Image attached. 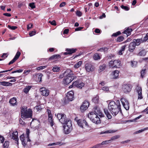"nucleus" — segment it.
Segmentation results:
<instances>
[{"instance_id":"nucleus-30","label":"nucleus","mask_w":148,"mask_h":148,"mask_svg":"<svg viewBox=\"0 0 148 148\" xmlns=\"http://www.w3.org/2000/svg\"><path fill=\"white\" fill-rule=\"evenodd\" d=\"M126 46V45H124L121 47V49L118 52L119 55H121L123 54Z\"/></svg>"},{"instance_id":"nucleus-50","label":"nucleus","mask_w":148,"mask_h":148,"mask_svg":"<svg viewBox=\"0 0 148 148\" xmlns=\"http://www.w3.org/2000/svg\"><path fill=\"white\" fill-rule=\"evenodd\" d=\"M60 143L59 142H58L56 143H50L48 145V146H51L52 145H57L60 144Z\"/></svg>"},{"instance_id":"nucleus-33","label":"nucleus","mask_w":148,"mask_h":148,"mask_svg":"<svg viewBox=\"0 0 148 148\" xmlns=\"http://www.w3.org/2000/svg\"><path fill=\"white\" fill-rule=\"evenodd\" d=\"M92 101L93 102L95 103H98L99 101V96L97 95L92 99Z\"/></svg>"},{"instance_id":"nucleus-63","label":"nucleus","mask_w":148,"mask_h":148,"mask_svg":"<svg viewBox=\"0 0 148 148\" xmlns=\"http://www.w3.org/2000/svg\"><path fill=\"white\" fill-rule=\"evenodd\" d=\"M36 32L34 31H32L29 34V35L30 36H33L35 34Z\"/></svg>"},{"instance_id":"nucleus-8","label":"nucleus","mask_w":148,"mask_h":148,"mask_svg":"<svg viewBox=\"0 0 148 148\" xmlns=\"http://www.w3.org/2000/svg\"><path fill=\"white\" fill-rule=\"evenodd\" d=\"M120 61L118 60H112L109 62V66L112 68H120Z\"/></svg>"},{"instance_id":"nucleus-58","label":"nucleus","mask_w":148,"mask_h":148,"mask_svg":"<svg viewBox=\"0 0 148 148\" xmlns=\"http://www.w3.org/2000/svg\"><path fill=\"white\" fill-rule=\"evenodd\" d=\"M4 137L1 135H0V140L1 141V142L3 143L4 141Z\"/></svg>"},{"instance_id":"nucleus-20","label":"nucleus","mask_w":148,"mask_h":148,"mask_svg":"<svg viewBox=\"0 0 148 148\" xmlns=\"http://www.w3.org/2000/svg\"><path fill=\"white\" fill-rule=\"evenodd\" d=\"M136 46L135 44L133 42L130 43L129 46V51L131 52H133Z\"/></svg>"},{"instance_id":"nucleus-24","label":"nucleus","mask_w":148,"mask_h":148,"mask_svg":"<svg viewBox=\"0 0 148 148\" xmlns=\"http://www.w3.org/2000/svg\"><path fill=\"white\" fill-rule=\"evenodd\" d=\"M18 133L17 131L14 132L12 134V138L15 140H18Z\"/></svg>"},{"instance_id":"nucleus-45","label":"nucleus","mask_w":148,"mask_h":148,"mask_svg":"<svg viewBox=\"0 0 148 148\" xmlns=\"http://www.w3.org/2000/svg\"><path fill=\"white\" fill-rule=\"evenodd\" d=\"M108 48H107L106 47H102L100 49H98L97 50L98 51H107L108 50Z\"/></svg>"},{"instance_id":"nucleus-52","label":"nucleus","mask_w":148,"mask_h":148,"mask_svg":"<svg viewBox=\"0 0 148 148\" xmlns=\"http://www.w3.org/2000/svg\"><path fill=\"white\" fill-rule=\"evenodd\" d=\"M102 90L105 92L108 91H109V88L107 86H104L102 88Z\"/></svg>"},{"instance_id":"nucleus-16","label":"nucleus","mask_w":148,"mask_h":148,"mask_svg":"<svg viewBox=\"0 0 148 148\" xmlns=\"http://www.w3.org/2000/svg\"><path fill=\"white\" fill-rule=\"evenodd\" d=\"M40 91L43 96L45 97L47 96L49 93V90L45 87H42L40 88Z\"/></svg>"},{"instance_id":"nucleus-59","label":"nucleus","mask_w":148,"mask_h":148,"mask_svg":"<svg viewBox=\"0 0 148 148\" xmlns=\"http://www.w3.org/2000/svg\"><path fill=\"white\" fill-rule=\"evenodd\" d=\"M29 133H30L29 130L28 129H27L26 130V134L27 135L26 137H29Z\"/></svg>"},{"instance_id":"nucleus-40","label":"nucleus","mask_w":148,"mask_h":148,"mask_svg":"<svg viewBox=\"0 0 148 148\" xmlns=\"http://www.w3.org/2000/svg\"><path fill=\"white\" fill-rule=\"evenodd\" d=\"M82 63V61H79L74 65V67L75 68H79L81 65Z\"/></svg>"},{"instance_id":"nucleus-53","label":"nucleus","mask_w":148,"mask_h":148,"mask_svg":"<svg viewBox=\"0 0 148 148\" xmlns=\"http://www.w3.org/2000/svg\"><path fill=\"white\" fill-rule=\"evenodd\" d=\"M8 27L9 28L12 30H15L16 29H17V27L16 26H11L10 25H8Z\"/></svg>"},{"instance_id":"nucleus-22","label":"nucleus","mask_w":148,"mask_h":148,"mask_svg":"<svg viewBox=\"0 0 148 148\" xmlns=\"http://www.w3.org/2000/svg\"><path fill=\"white\" fill-rule=\"evenodd\" d=\"M48 120L49 124L50 125L51 127H52L54 124L53 117L52 116L51 117H48Z\"/></svg>"},{"instance_id":"nucleus-44","label":"nucleus","mask_w":148,"mask_h":148,"mask_svg":"<svg viewBox=\"0 0 148 148\" xmlns=\"http://www.w3.org/2000/svg\"><path fill=\"white\" fill-rule=\"evenodd\" d=\"M146 69H142L141 72V75L142 78H143L145 74Z\"/></svg>"},{"instance_id":"nucleus-7","label":"nucleus","mask_w":148,"mask_h":148,"mask_svg":"<svg viewBox=\"0 0 148 148\" xmlns=\"http://www.w3.org/2000/svg\"><path fill=\"white\" fill-rule=\"evenodd\" d=\"M57 117L60 122L63 124L67 123L68 121H70L67 119L65 114L62 113H58L57 115Z\"/></svg>"},{"instance_id":"nucleus-62","label":"nucleus","mask_w":148,"mask_h":148,"mask_svg":"<svg viewBox=\"0 0 148 148\" xmlns=\"http://www.w3.org/2000/svg\"><path fill=\"white\" fill-rule=\"evenodd\" d=\"M13 69V68H12L10 70H5V71H0V73L7 72L8 71H11Z\"/></svg>"},{"instance_id":"nucleus-28","label":"nucleus","mask_w":148,"mask_h":148,"mask_svg":"<svg viewBox=\"0 0 148 148\" xmlns=\"http://www.w3.org/2000/svg\"><path fill=\"white\" fill-rule=\"evenodd\" d=\"M116 131L112 130H107L105 131L102 132L100 133V134H104L112 133L115 132Z\"/></svg>"},{"instance_id":"nucleus-49","label":"nucleus","mask_w":148,"mask_h":148,"mask_svg":"<svg viewBox=\"0 0 148 148\" xmlns=\"http://www.w3.org/2000/svg\"><path fill=\"white\" fill-rule=\"evenodd\" d=\"M121 8L127 11L129 10V8L128 6H124L122 5L121 6Z\"/></svg>"},{"instance_id":"nucleus-6","label":"nucleus","mask_w":148,"mask_h":148,"mask_svg":"<svg viewBox=\"0 0 148 148\" xmlns=\"http://www.w3.org/2000/svg\"><path fill=\"white\" fill-rule=\"evenodd\" d=\"M20 139L21 141L22 144L24 147L26 146H29L31 145V140L29 137L24 136V134L21 135L20 137Z\"/></svg>"},{"instance_id":"nucleus-38","label":"nucleus","mask_w":148,"mask_h":148,"mask_svg":"<svg viewBox=\"0 0 148 148\" xmlns=\"http://www.w3.org/2000/svg\"><path fill=\"white\" fill-rule=\"evenodd\" d=\"M31 88V87L30 86H26L23 89L24 92L26 93H27Z\"/></svg>"},{"instance_id":"nucleus-43","label":"nucleus","mask_w":148,"mask_h":148,"mask_svg":"<svg viewBox=\"0 0 148 148\" xmlns=\"http://www.w3.org/2000/svg\"><path fill=\"white\" fill-rule=\"evenodd\" d=\"M124 39V38L123 36H120L118 37L117 39V41L118 42H121Z\"/></svg>"},{"instance_id":"nucleus-13","label":"nucleus","mask_w":148,"mask_h":148,"mask_svg":"<svg viewBox=\"0 0 148 148\" xmlns=\"http://www.w3.org/2000/svg\"><path fill=\"white\" fill-rule=\"evenodd\" d=\"M73 86L81 89L84 86V84L80 80L76 81L73 83Z\"/></svg>"},{"instance_id":"nucleus-21","label":"nucleus","mask_w":148,"mask_h":148,"mask_svg":"<svg viewBox=\"0 0 148 148\" xmlns=\"http://www.w3.org/2000/svg\"><path fill=\"white\" fill-rule=\"evenodd\" d=\"M132 42L135 44L136 46H138L141 43L143 42L142 38L136 39H134L133 40Z\"/></svg>"},{"instance_id":"nucleus-29","label":"nucleus","mask_w":148,"mask_h":148,"mask_svg":"<svg viewBox=\"0 0 148 148\" xmlns=\"http://www.w3.org/2000/svg\"><path fill=\"white\" fill-rule=\"evenodd\" d=\"M104 111L107 117L109 119L112 118V116L106 109H104Z\"/></svg>"},{"instance_id":"nucleus-42","label":"nucleus","mask_w":148,"mask_h":148,"mask_svg":"<svg viewBox=\"0 0 148 148\" xmlns=\"http://www.w3.org/2000/svg\"><path fill=\"white\" fill-rule=\"evenodd\" d=\"M110 140L104 141H103L101 143V144L102 145H107L109 143H110Z\"/></svg>"},{"instance_id":"nucleus-9","label":"nucleus","mask_w":148,"mask_h":148,"mask_svg":"<svg viewBox=\"0 0 148 148\" xmlns=\"http://www.w3.org/2000/svg\"><path fill=\"white\" fill-rule=\"evenodd\" d=\"M121 101L124 108L126 110H128L130 108V104L128 101L125 98H121Z\"/></svg>"},{"instance_id":"nucleus-60","label":"nucleus","mask_w":148,"mask_h":148,"mask_svg":"<svg viewBox=\"0 0 148 148\" xmlns=\"http://www.w3.org/2000/svg\"><path fill=\"white\" fill-rule=\"evenodd\" d=\"M76 14L78 16H80L82 15V13L79 11H77L76 12Z\"/></svg>"},{"instance_id":"nucleus-36","label":"nucleus","mask_w":148,"mask_h":148,"mask_svg":"<svg viewBox=\"0 0 148 148\" xmlns=\"http://www.w3.org/2000/svg\"><path fill=\"white\" fill-rule=\"evenodd\" d=\"M146 54V51L144 49H142L140 52L138 53V55L139 56H145Z\"/></svg>"},{"instance_id":"nucleus-61","label":"nucleus","mask_w":148,"mask_h":148,"mask_svg":"<svg viewBox=\"0 0 148 148\" xmlns=\"http://www.w3.org/2000/svg\"><path fill=\"white\" fill-rule=\"evenodd\" d=\"M49 23H50L51 24L53 25H56V22L55 21L53 20L52 21H49Z\"/></svg>"},{"instance_id":"nucleus-15","label":"nucleus","mask_w":148,"mask_h":148,"mask_svg":"<svg viewBox=\"0 0 148 148\" xmlns=\"http://www.w3.org/2000/svg\"><path fill=\"white\" fill-rule=\"evenodd\" d=\"M132 88V86L130 85L124 84L122 86V89L124 93H127L131 91Z\"/></svg>"},{"instance_id":"nucleus-25","label":"nucleus","mask_w":148,"mask_h":148,"mask_svg":"<svg viewBox=\"0 0 148 148\" xmlns=\"http://www.w3.org/2000/svg\"><path fill=\"white\" fill-rule=\"evenodd\" d=\"M0 85L5 86H12V84L9 82L5 81L0 82Z\"/></svg>"},{"instance_id":"nucleus-18","label":"nucleus","mask_w":148,"mask_h":148,"mask_svg":"<svg viewBox=\"0 0 148 148\" xmlns=\"http://www.w3.org/2000/svg\"><path fill=\"white\" fill-rule=\"evenodd\" d=\"M20 55V52L19 51H18L14 58L9 62L8 64L10 65L14 63L19 58Z\"/></svg>"},{"instance_id":"nucleus-56","label":"nucleus","mask_w":148,"mask_h":148,"mask_svg":"<svg viewBox=\"0 0 148 148\" xmlns=\"http://www.w3.org/2000/svg\"><path fill=\"white\" fill-rule=\"evenodd\" d=\"M29 6L32 9L34 8H35V4L33 3H30Z\"/></svg>"},{"instance_id":"nucleus-4","label":"nucleus","mask_w":148,"mask_h":148,"mask_svg":"<svg viewBox=\"0 0 148 148\" xmlns=\"http://www.w3.org/2000/svg\"><path fill=\"white\" fill-rule=\"evenodd\" d=\"M32 112L31 109H29L27 110L26 107L25 106L22 107L21 109L22 118L23 119L28 118H32Z\"/></svg>"},{"instance_id":"nucleus-54","label":"nucleus","mask_w":148,"mask_h":148,"mask_svg":"<svg viewBox=\"0 0 148 148\" xmlns=\"http://www.w3.org/2000/svg\"><path fill=\"white\" fill-rule=\"evenodd\" d=\"M47 114H48V117H51V116H52V114H51V111L50 110L47 109Z\"/></svg>"},{"instance_id":"nucleus-14","label":"nucleus","mask_w":148,"mask_h":148,"mask_svg":"<svg viewBox=\"0 0 148 148\" xmlns=\"http://www.w3.org/2000/svg\"><path fill=\"white\" fill-rule=\"evenodd\" d=\"M136 92H137L138 95V99H141L143 98L142 95V89L141 87L137 85L136 88Z\"/></svg>"},{"instance_id":"nucleus-3","label":"nucleus","mask_w":148,"mask_h":148,"mask_svg":"<svg viewBox=\"0 0 148 148\" xmlns=\"http://www.w3.org/2000/svg\"><path fill=\"white\" fill-rule=\"evenodd\" d=\"M63 76L64 79L63 80V83L65 85L69 84L73 79L76 78V76L70 69H67L64 72Z\"/></svg>"},{"instance_id":"nucleus-2","label":"nucleus","mask_w":148,"mask_h":148,"mask_svg":"<svg viewBox=\"0 0 148 148\" xmlns=\"http://www.w3.org/2000/svg\"><path fill=\"white\" fill-rule=\"evenodd\" d=\"M108 109L114 116H116L121 110L119 101L117 100L116 102L113 101H110L108 104Z\"/></svg>"},{"instance_id":"nucleus-32","label":"nucleus","mask_w":148,"mask_h":148,"mask_svg":"<svg viewBox=\"0 0 148 148\" xmlns=\"http://www.w3.org/2000/svg\"><path fill=\"white\" fill-rule=\"evenodd\" d=\"M60 58V56L58 54L53 55L50 57L49 59L51 60H55L59 58Z\"/></svg>"},{"instance_id":"nucleus-35","label":"nucleus","mask_w":148,"mask_h":148,"mask_svg":"<svg viewBox=\"0 0 148 148\" xmlns=\"http://www.w3.org/2000/svg\"><path fill=\"white\" fill-rule=\"evenodd\" d=\"M76 49H66V51L69 53L70 54H71L74 52H75L76 51Z\"/></svg>"},{"instance_id":"nucleus-55","label":"nucleus","mask_w":148,"mask_h":148,"mask_svg":"<svg viewBox=\"0 0 148 148\" xmlns=\"http://www.w3.org/2000/svg\"><path fill=\"white\" fill-rule=\"evenodd\" d=\"M23 70L22 69H19L12 71L11 73H21L23 71Z\"/></svg>"},{"instance_id":"nucleus-19","label":"nucleus","mask_w":148,"mask_h":148,"mask_svg":"<svg viewBox=\"0 0 148 148\" xmlns=\"http://www.w3.org/2000/svg\"><path fill=\"white\" fill-rule=\"evenodd\" d=\"M9 103L12 106H14L17 105V99L16 98L14 97L11 99L10 100Z\"/></svg>"},{"instance_id":"nucleus-47","label":"nucleus","mask_w":148,"mask_h":148,"mask_svg":"<svg viewBox=\"0 0 148 148\" xmlns=\"http://www.w3.org/2000/svg\"><path fill=\"white\" fill-rule=\"evenodd\" d=\"M120 137V136L119 135H115L113 136L111 138L110 140H116V139L119 138Z\"/></svg>"},{"instance_id":"nucleus-48","label":"nucleus","mask_w":148,"mask_h":148,"mask_svg":"<svg viewBox=\"0 0 148 148\" xmlns=\"http://www.w3.org/2000/svg\"><path fill=\"white\" fill-rule=\"evenodd\" d=\"M47 67V66H42L37 67L36 69L37 70H40L46 68Z\"/></svg>"},{"instance_id":"nucleus-5","label":"nucleus","mask_w":148,"mask_h":148,"mask_svg":"<svg viewBox=\"0 0 148 148\" xmlns=\"http://www.w3.org/2000/svg\"><path fill=\"white\" fill-rule=\"evenodd\" d=\"M63 127L65 134H69L72 129L71 121H69L66 123L63 124Z\"/></svg>"},{"instance_id":"nucleus-51","label":"nucleus","mask_w":148,"mask_h":148,"mask_svg":"<svg viewBox=\"0 0 148 148\" xmlns=\"http://www.w3.org/2000/svg\"><path fill=\"white\" fill-rule=\"evenodd\" d=\"M121 34V32L120 31H118L116 33H113L112 35V36L116 37L118 35H120Z\"/></svg>"},{"instance_id":"nucleus-64","label":"nucleus","mask_w":148,"mask_h":148,"mask_svg":"<svg viewBox=\"0 0 148 148\" xmlns=\"http://www.w3.org/2000/svg\"><path fill=\"white\" fill-rule=\"evenodd\" d=\"M19 123L20 124H21L23 125H25V123L22 121V120L21 119H20L19 120Z\"/></svg>"},{"instance_id":"nucleus-23","label":"nucleus","mask_w":148,"mask_h":148,"mask_svg":"<svg viewBox=\"0 0 148 148\" xmlns=\"http://www.w3.org/2000/svg\"><path fill=\"white\" fill-rule=\"evenodd\" d=\"M51 68V69L54 72H59L60 70V67H58L57 65H55L52 66Z\"/></svg>"},{"instance_id":"nucleus-39","label":"nucleus","mask_w":148,"mask_h":148,"mask_svg":"<svg viewBox=\"0 0 148 148\" xmlns=\"http://www.w3.org/2000/svg\"><path fill=\"white\" fill-rule=\"evenodd\" d=\"M106 67V65L104 64L100 66L99 67V72H101L103 71L105 69Z\"/></svg>"},{"instance_id":"nucleus-46","label":"nucleus","mask_w":148,"mask_h":148,"mask_svg":"<svg viewBox=\"0 0 148 148\" xmlns=\"http://www.w3.org/2000/svg\"><path fill=\"white\" fill-rule=\"evenodd\" d=\"M148 129V128H145L143 130H138V131H136L134 133V134H137L139 133H140L141 132H143L144 131L147 130Z\"/></svg>"},{"instance_id":"nucleus-57","label":"nucleus","mask_w":148,"mask_h":148,"mask_svg":"<svg viewBox=\"0 0 148 148\" xmlns=\"http://www.w3.org/2000/svg\"><path fill=\"white\" fill-rule=\"evenodd\" d=\"M95 146L96 148H100L102 147V145H101V143L97 144L95 145Z\"/></svg>"},{"instance_id":"nucleus-11","label":"nucleus","mask_w":148,"mask_h":148,"mask_svg":"<svg viewBox=\"0 0 148 148\" xmlns=\"http://www.w3.org/2000/svg\"><path fill=\"white\" fill-rule=\"evenodd\" d=\"M78 125L82 128H87L88 127V124L85 120L82 121V120L79 119L77 121Z\"/></svg>"},{"instance_id":"nucleus-26","label":"nucleus","mask_w":148,"mask_h":148,"mask_svg":"<svg viewBox=\"0 0 148 148\" xmlns=\"http://www.w3.org/2000/svg\"><path fill=\"white\" fill-rule=\"evenodd\" d=\"M42 108L41 107L40 105L36 106L34 108V110L35 112H37L38 111H40Z\"/></svg>"},{"instance_id":"nucleus-27","label":"nucleus","mask_w":148,"mask_h":148,"mask_svg":"<svg viewBox=\"0 0 148 148\" xmlns=\"http://www.w3.org/2000/svg\"><path fill=\"white\" fill-rule=\"evenodd\" d=\"M132 31V29L127 28L124 31L123 33L126 34L127 35V36H128L131 34V33Z\"/></svg>"},{"instance_id":"nucleus-17","label":"nucleus","mask_w":148,"mask_h":148,"mask_svg":"<svg viewBox=\"0 0 148 148\" xmlns=\"http://www.w3.org/2000/svg\"><path fill=\"white\" fill-rule=\"evenodd\" d=\"M85 69L88 72L93 71L94 70V67L91 64L88 63L85 64Z\"/></svg>"},{"instance_id":"nucleus-34","label":"nucleus","mask_w":148,"mask_h":148,"mask_svg":"<svg viewBox=\"0 0 148 148\" xmlns=\"http://www.w3.org/2000/svg\"><path fill=\"white\" fill-rule=\"evenodd\" d=\"M10 142L8 141H5L3 145V148H9Z\"/></svg>"},{"instance_id":"nucleus-1","label":"nucleus","mask_w":148,"mask_h":148,"mask_svg":"<svg viewBox=\"0 0 148 148\" xmlns=\"http://www.w3.org/2000/svg\"><path fill=\"white\" fill-rule=\"evenodd\" d=\"M93 110L94 112H90L88 114V117L93 123L96 124H99L101 123V121L98 115L102 117L103 114L98 107H95Z\"/></svg>"},{"instance_id":"nucleus-31","label":"nucleus","mask_w":148,"mask_h":148,"mask_svg":"<svg viewBox=\"0 0 148 148\" xmlns=\"http://www.w3.org/2000/svg\"><path fill=\"white\" fill-rule=\"evenodd\" d=\"M119 71L116 70L114 71L113 73V78L114 79L117 78L119 76Z\"/></svg>"},{"instance_id":"nucleus-10","label":"nucleus","mask_w":148,"mask_h":148,"mask_svg":"<svg viewBox=\"0 0 148 148\" xmlns=\"http://www.w3.org/2000/svg\"><path fill=\"white\" fill-rule=\"evenodd\" d=\"M74 93L72 91H71L68 92L66 94L65 97V102L68 101H71L73 100Z\"/></svg>"},{"instance_id":"nucleus-37","label":"nucleus","mask_w":148,"mask_h":148,"mask_svg":"<svg viewBox=\"0 0 148 148\" xmlns=\"http://www.w3.org/2000/svg\"><path fill=\"white\" fill-rule=\"evenodd\" d=\"M93 58L95 60H98L101 58V56L98 53H95L93 56Z\"/></svg>"},{"instance_id":"nucleus-41","label":"nucleus","mask_w":148,"mask_h":148,"mask_svg":"<svg viewBox=\"0 0 148 148\" xmlns=\"http://www.w3.org/2000/svg\"><path fill=\"white\" fill-rule=\"evenodd\" d=\"M143 42H145L147 41H148V33L146 34L145 36L143 38H142Z\"/></svg>"},{"instance_id":"nucleus-12","label":"nucleus","mask_w":148,"mask_h":148,"mask_svg":"<svg viewBox=\"0 0 148 148\" xmlns=\"http://www.w3.org/2000/svg\"><path fill=\"white\" fill-rule=\"evenodd\" d=\"M90 103L89 101L86 100H85L83 102L82 105L80 107V110L82 112H84L86 110L89 106Z\"/></svg>"}]
</instances>
